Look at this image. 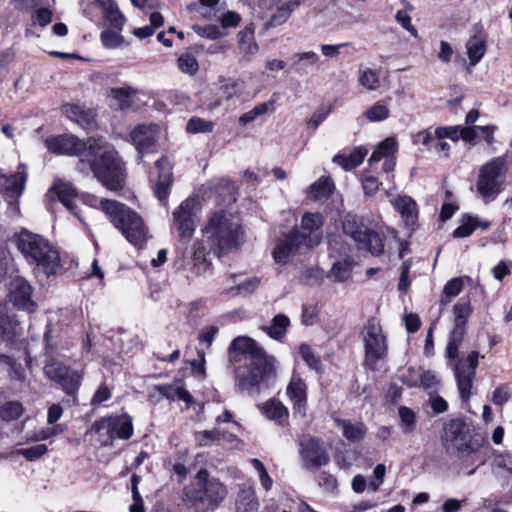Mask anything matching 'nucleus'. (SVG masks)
Returning a JSON list of instances; mask_svg holds the SVG:
<instances>
[{
    "instance_id": "obj_23",
    "label": "nucleus",
    "mask_w": 512,
    "mask_h": 512,
    "mask_svg": "<svg viewBox=\"0 0 512 512\" xmlns=\"http://www.w3.org/2000/svg\"><path fill=\"white\" fill-rule=\"evenodd\" d=\"M32 288L29 283L21 278L16 279L11 288V301L19 308L32 312L34 302L31 300Z\"/></svg>"
},
{
    "instance_id": "obj_42",
    "label": "nucleus",
    "mask_w": 512,
    "mask_h": 512,
    "mask_svg": "<svg viewBox=\"0 0 512 512\" xmlns=\"http://www.w3.org/2000/svg\"><path fill=\"white\" fill-rule=\"evenodd\" d=\"M390 115V110L387 105L381 101L374 103L365 112V117L370 122H380L386 120Z\"/></svg>"
},
{
    "instance_id": "obj_4",
    "label": "nucleus",
    "mask_w": 512,
    "mask_h": 512,
    "mask_svg": "<svg viewBox=\"0 0 512 512\" xmlns=\"http://www.w3.org/2000/svg\"><path fill=\"white\" fill-rule=\"evenodd\" d=\"M472 312L473 307L469 298L461 299L453 306L454 327L446 347V357L455 361L454 375L459 395L464 402H468L472 395L473 381L480 357L477 351H472L466 358L458 359L459 347L466 334L467 322Z\"/></svg>"
},
{
    "instance_id": "obj_27",
    "label": "nucleus",
    "mask_w": 512,
    "mask_h": 512,
    "mask_svg": "<svg viewBox=\"0 0 512 512\" xmlns=\"http://www.w3.org/2000/svg\"><path fill=\"white\" fill-rule=\"evenodd\" d=\"M465 47L466 54L469 59V65H477L486 53L485 36L481 32L471 35L467 40Z\"/></svg>"
},
{
    "instance_id": "obj_33",
    "label": "nucleus",
    "mask_w": 512,
    "mask_h": 512,
    "mask_svg": "<svg viewBox=\"0 0 512 512\" xmlns=\"http://www.w3.org/2000/svg\"><path fill=\"white\" fill-rule=\"evenodd\" d=\"M334 190V184L329 177H322L313 183L309 190V195L316 201H325Z\"/></svg>"
},
{
    "instance_id": "obj_37",
    "label": "nucleus",
    "mask_w": 512,
    "mask_h": 512,
    "mask_svg": "<svg viewBox=\"0 0 512 512\" xmlns=\"http://www.w3.org/2000/svg\"><path fill=\"white\" fill-rule=\"evenodd\" d=\"M289 325V318L283 314H278L274 316L271 325L266 328V332L271 338L280 340L285 336Z\"/></svg>"
},
{
    "instance_id": "obj_64",
    "label": "nucleus",
    "mask_w": 512,
    "mask_h": 512,
    "mask_svg": "<svg viewBox=\"0 0 512 512\" xmlns=\"http://www.w3.org/2000/svg\"><path fill=\"white\" fill-rule=\"evenodd\" d=\"M52 21V12L47 8L37 9L33 17V23L42 27L47 26Z\"/></svg>"
},
{
    "instance_id": "obj_54",
    "label": "nucleus",
    "mask_w": 512,
    "mask_h": 512,
    "mask_svg": "<svg viewBox=\"0 0 512 512\" xmlns=\"http://www.w3.org/2000/svg\"><path fill=\"white\" fill-rule=\"evenodd\" d=\"M438 140L435 135V130L432 132L431 130H423L419 131L414 135V143L420 144L426 148L428 151H432V147L434 142Z\"/></svg>"
},
{
    "instance_id": "obj_18",
    "label": "nucleus",
    "mask_w": 512,
    "mask_h": 512,
    "mask_svg": "<svg viewBox=\"0 0 512 512\" xmlns=\"http://www.w3.org/2000/svg\"><path fill=\"white\" fill-rule=\"evenodd\" d=\"M301 456L308 468H319L329 462L323 443L315 438H304L301 441Z\"/></svg>"
},
{
    "instance_id": "obj_12",
    "label": "nucleus",
    "mask_w": 512,
    "mask_h": 512,
    "mask_svg": "<svg viewBox=\"0 0 512 512\" xmlns=\"http://www.w3.org/2000/svg\"><path fill=\"white\" fill-rule=\"evenodd\" d=\"M344 234L351 237L359 249L367 250L372 255H380L384 251L382 237L366 227L355 215L345 216L342 222Z\"/></svg>"
},
{
    "instance_id": "obj_50",
    "label": "nucleus",
    "mask_w": 512,
    "mask_h": 512,
    "mask_svg": "<svg viewBox=\"0 0 512 512\" xmlns=\"http://www.w3.org/2000/svg\"><path fill=\"white\" fill-rule=\"evenodd\" d=\"M120 30L107 29L100 35L102 44L106 48H117L123 43V37L119 33Z\"/></svg>"
},
{
    "instance_id": "obj_55",
    "label": "nucleus",
    "mask_w": 512,
    "mask_h": 512,
    "mask_svg": "<svg viewBox=\"0 0 512 512\" xmlns=\"http://www.w3.org/2000/svg\"><path fill=\"white\" fill-rule=\"evenodd\" d=\"M302 359L306 364L315 370H318L321 366L320 359L314 354L311 347L307 344H302L299 348Z\"/></svg>"
},
{
    "instance_id": "obj_46",
    "label": "nucleus",
    "mask_w": 512,
    "mask_h": 512,
    "mask_svg": "<svg viewBox=\"0 0 512 512\" xmlns=\"http://www.w3.org/2000/svg\"><path fill=\"white\" fill-rule=\"evenodd\" d=\"M250 463L252 467L255 469V471L258 474L259 481L261 483V486L266 490L269 491L273 486V480L269 476L268 471L265 467V465L257 458H253L250 460Z\"/></svg>"
},
{
    "instance_id": "obj_61",
    "label": "nucleus",
    "mask_w": 512,
    "mask_h": 512,
    "mask_svg": "<svg viewBox=\"0 0 512 512\" xmlns=\"http://www.w3.org/2000/svg\"><path fill=\"white\" fill-rule=\"evenodd\" d=\"M350 45H351V43H349V42H344V43H340V44H336V45L322 44V45H320V51H321L322 55L327 58H336L340 55L342 48L348 47Z\"/></svg>"
},
{
    "instance_id": "obj_44",
    "label": "nucleus",
    "mask_w": 512,
    "mask_h": 512,
    "mask_svg": "<svg viewBox=\"0 0 512 512\" xmlns=\"http://www.w3.org/2000/svg\"><path fill=\"white\" fill-rule=\"evenodd\" d=\"M214 123L199 117H192L186 124V130L189 133H209L212 132Z\"/></svg>"
},
{
    "instance_id": "obj_6",
    "label": "nucleus",
    "mask_w": 512,
    "mask_h": 512,
    "mask_svg": "<svg viewBox=\"0 0 512 512\" xmlns=\"http://www.w3.org/2000/svg\"><path fill=\"white\" fill-rule=\"evenodd\" d=\"M324 218L320 213H305L302 217V232L293 229L275 248L274 260L285 264L288 259L302 250L317 246L322 240L320 231Z\"/></svg>"
},
{
    "instance_id": "obj_7",
    "label": "nucleus",
    "mask_w": 512,
    "mask_h": 512,
    "mask_svg": "<svg viewBox=\"0 0 512 512\" xmlns=\"http://www.w3.org/2000/svg\"><path fill=\"white\" fill-rule=\"evenodd\" d=\"M15 243L26 261L42 268L46 275L55 274L60 268L58 251L43 236L23 229L16 235Z\"/></svg>"
},
{
    "instance_id": "obj_31",
    "label": "nucleus",
    "mask_w": 512,
    "mask_h": 512,
    "mask_svg": "<svg viewBox=\"0 0 512 512\" xmlns=\"http://www.w3.org/2000/svg\"><path fill=\"white\" fill-rule=\"evenodd\" d=\"M259 502L252 488L242 489L236 500L235 512H258Z\"/></svg>"
},
{
    "instance_id": "obj_15",
    "label": "nucleus",
    "mask_w": 512,
    "mask_h": 512,
    "mask_svg": "<svg viewBox=\"0 0 512 512\" xmlns=\"http://www.w3.org/2000/svg\"><path fill=\"white\" fill-rule=\"evenodd\" d=\"M45 375L58 383L68 395H75L82 382V374L72 370L62 362L50 359L44 366Z\"/></svg>"
},
{
    "instance_id": "obj_32",
    "label": "nucleus",
    "mask_w": 512,
    "mask_h": 512,
    "mask_svg": "<svg viewBox=\"0 0 512 512\" xmlns=\"http://www.w3.org/2000/svg\"><path fill=\"white\" fill-rule=\"evenodd\" d=\"M353 261L350 258L336 261L328 272V277L335 282H345L352 276Z\"/></svg>"
},
{
    "instance_id": "obj_24",
    "label": "nucleus",
    "mask_w": 512,
    "mask_h": 512,
    "mask_svg": "<svg viewBox=\"0 0 512 512\" xmlns=\"http://www.w3.org/2000/svg\"><path fill=\"white\" fill-rule=\"evenodd\" d=\"M254 32V25L249 24L237 34L238 49L242 55L241 62H249L259 50L254 38Z\"/></svg>"
},
{
    "instance_id": "obj_21",
    "label": "nucleus",
    "mask_w": 512,
    "mask_h": 512,
    "mask_svg": "<svg viewBox=\"0 0 512 512\" xmlns=\"http://www.w3.org/2000/svg\"><path fill=\"white\" fill-rule=\"evenodd\" d=\"M49 196L54 199L57 198L68 210L81 220L79 213L76 211L77 205V192L76 189L69 183L57 181L49 190Z\"/></svg>"
},
{
    "instance_id": "obj_38",
    "label": "nucleus",
    "mask_w": 512,
    "mask_h": 512,
    "mask_svg": "<svg viewBox=\"0 0 512 512\" xmlns=\"http://www.w3.org/2000/svg\"><path fill=\"white\" fill-rule=\"evenodd\" d=\"M358 83L367 91H376L380 87L379 73L371 68L360 69Z\"/></svg>"
},
{
    "instance_id": "obj_48",
    "label": "nucleus",
    "mask_w": 512,
    "mask_h": 512,
    "mask_svg": "<svg viewBox=\"0 0 512 512\" xmlns=\"http://www.w3.org/2000/svg\"><path fill=\"white\" fill-rule=\"evenodd\" d=\"M243 90L244 82L242 80H229L220 86V93L225 99L240 95Z\"/></svg>"
},
{
    "instance_id": "obj_47",
    "label": "nucleus",
    "mask_w": 512,
    "mask_h": 512,
    "mask_svg": "<svg viewBox=\"0 0 512 512\" xmlns=\"http://www.w3.org/2000/svg\"><path fill=\"white\" fill-rule=\"evenodd\" d=\"M320 64V57L313 51L299 53L297 55V61L295 65L299 67V70L307 72V68L313 67Z\"/></svg>"
},
{
    "instance_id": "obj_9",
    "label": "nucleus",
    "mask_w": 512,
    "mask_h": 512,
    "mask_svg": "<svg viewBox=\"0 0 512 512\" xmlns=\"http://www.w3.org/2000/svg\"><path fill=\"white\" fill-rule=\"evenodd\" d=\"M196 477V486L185 489L187 500L198 512L215 510L226 497L225 486L215 479L209 480L206 469L199 470Z\"/></svg>"
},
{
    "instance_id": "obj_49",
    "label": "nucleus",
    "mask_w": 512,
    "mask_h": 512,
    "mask_svg": "<svg viewBox=\"0 0 512 512\" xmlns=\"http://www.w3.org/2000/svg\"><path fill=\"white\" fill-rule=\"evenodd\" d=\"M178 68L186 74L194 75L199 68L196 58L190 53H184L178 58Z\"/></svg>"
},
{
    "instance_id": "obj_52",
    "label": "nucleus",
    "mask_w": 512,
    "mask_h": 512,
    "mask_svg": "<svg viewBox=\"0 0 512 512\" xmlns=\"http://www.w3.org/2000/svg\"><path fill=\"white\" fill-rule=\"evenodd\" d=\"M461 130H462V125L437 127L435 129V135L438 140H443L445 138H448V139L456 142L459 139H461Z\"/></svg>"
},
{
    "instance_id": "obj_29",
    "label": "nucleus",
    "mask_w": 512,
    "mask_h": 512,
    "mask_svg": "<svg viewBox=\"0 0 512 512\" xmlns=\"http://www.w3.org/2000/svg\"><path fill=\"white\" fill-rule=\"evenodd\" d=\"M334 422L343 436L351 442L360 441L364 438L367 428L362 422H352L350 420L335 418Z\"/></svg>"
},
{
    "instance_id": "obj_16",
    "label": "nucleus",
    "mask_w": 512,
    "mask_h": 512,
    "mask_svg": "<svg viewBox=\"0 0 512 512\" xmlns=\"http://www.w3.org/2000/svg\"><path fill=\"white\" fill-rule=\"evenodd\" d=\"M26 182V173L23 170L7 176L0 169V193L8 202V214L11 217H17L20 214L18 199L22 195Z\"/></svg>"
},
{
    "instance_id": "obj_26",
    "label": "nucleus",
    "mask_w": 512,
    "mask_h": 512,
    "mask_svg": "<svg viewBox=\"0 0 512 512\" xmlns=\"http://www.w3.org/2000/svg\"><path fill=\"white\" fill-rule=\"evenodd\" d=\"M491 470L496 478L503 483H508L512 479V454L494 453L491 460Z\"/></svg>"
},
{
    "instance_id": "obj_51",
    "label": "nucleus",
    "mask_w": 512,
    "mask_h": 512,
    "mask_svg": "<svg viewBox=\"0 0 512 512\" xmlns=\"http://www.w3.org/2000/svg\"><path fill=\"white\" fill-rule=\"evenodd\" d=\"M22 414V405L19 402H7L0 409V416L5 421L18 419Z\"/></svg>"
},
{
    "instance_id": "obj_60",
    "label": "nucleus",
    "mask_w": 512,
    "mask_h": 512,
    "mask_svg": "<svg viewBox=\"0 0 512 512\" xmlns=\"http://www.w3.org/2000/svg\"><path fill=\"white\" fill-rule=\"evenodd\" d=\"M332 107H322L318 109L307 121L308 128L316 129L330 114Z\"/></svg>"
},
{
    "instance_id": "obj_63",
    "label": "nucleus",
    "mask_w": 512,
    "mask_h": 512,
    "mask_svg": "<svg viewBox=\"0 0 512 512\" xmlns=\"http://www.w3.org/2000/svg\"><path fill=\"white\" fill-rule=\"evenodd\" d=\"M510 398V390L507 385H501L497 387L492 395V401L495 405L502 406Z\"/></svg>"
},
{
    "instance_id": "obj_11",
    "label": "nucleus",
    "mask_w": 512,
    "mask_h": 512,
    "mask_svg": "<svg viewBox=\"0 0 512 512\" xmlns=\"http://www.w3.org/2000/svg\"><path fill=\"white\" fill-rule=\"evenodd\" d=\"M508 167L504 157H494L479 169L476 190L484 203L494 201L504 190Z\"/></svg>"
},
{
    "instance_id": "obj_3",
    "label": "nucleus",
    "mask_w": 512,
    "mask_h": 512,
    "mask_svg": "<svg viewBox=\"0 0 512 512\" xmlns=\"http://www.w3.org/2000/svg\"><path fill=\"white\" fill-rule=\"evenodd\" d=\"M240 223L232 214L223 211L213 213L203 229V239L193 246V262L199 270L210 265L211 255L221 257L239 244Z\"/></svg>"
},
{
    "instance_id": "obj_22",
    "label": "nucleus",
    "mask_w": 512,
    "mask_h": 512,
    "mask_svg": "<svg viewBox=\"0 0 512 512\" xmlns=\"http://www.w3.org/2000/svg\"><path fill=\"white\" fill-rule=\"evenodd\" d=\"M158 169V180L155 187V195L160 201H164L168 195L173 180L172 167L167 158L156 161Z\"/></svg>"
},
{
    "instance_id": "obj_35",
    "label": "nucleus",
    "mask_w": 512,
    "mask_h": 512,
    "mask_svg": "<svg viewBox=\"0 0 512 512\" xmlns=\"http://www.w3.org/2000/svg\"><path fill=\"white\" fill-rule=\"evenodd\" d=\"M265 416L273 421L282 424L288 418V409L277 400H269L263 406Z\"/></svg>"
},
{
    "instance_id": "obj_41",
    "label": "nucleus",
    "mask_w": 512,
    "mask_h": 512,
    "mask_svg": "<svg viewBox=\"0 0 512 512\" xmlns=\"http://www.w3.org/2000/svg\"><path fill=\"white\" fill-rule=\"evenodd\" d=\"M277 99H278V96L276 94H274L273 97L268 102L258 104L250 111L244 113L239 118V122L242 125H247V124L253 122L258 116H261V115L267 113L269 111V108L274 105V103L277 101Z\"/></svg>"
},
{
    "instance_id": "obj_56",
    "label": "nucleus",
    "mask_w": 512,
    "mask_h": 512,
    "mask_svg": "<svg viewBox=\"0 0 512 512\" xmlns=\"http://www.w3.org/2000/svg\"><path fill=\"white\" fill-rule=\"evenodd\" d=\"M259 282H260L259 279L256 277L246 279L245 281L238 283L236 287H233V288L227 290V293H235V294L251 293L256 290V288L259 285Z\"/></svg>"
},
{
    "instance_id": "obj_10",
    "label": "nucleus",
    "mask_w": 512,
    "mask_h": 512,
    "mask_svg": "<svg viewBox=\"0 0 512 512\" xmlns=\"http://www.w3.org/2000/svg\"><path fill=\"white\" fill-rule=\"evenodd\" d=\"M361 338L364 344V365L372 371H380L387 360L388 343L379 321L369 319L361 331Z\"/></svg>"
},
{
    "instance_id": "obj_62",
    "label": "nucleus",
    "mask_w": 512,
    "mask_h": 512,
    "mask_svg": "<svg viewBox=\"0 0 512 512\" xmlns=\"http://www.w3.org/2000/svg\"><path fill=\"white\" fill-rule=\"evenodd\" d=\"M362 186L366 195H374L380 186L378 179L372 175H364L362 177Z\"/></svg>"
},
{
    "instance_id": "obj_57",
    "label": "nucleus",
    "mask_w": 512,
    "mask_h": 512,
    "mask_svg": "<svg viewBox=\"0 0 512 512\" xmlns=\"http://www.w3.org/2000/svg\"><path fill=\"white\" fill-rule=\"evenodd\" d=\"M47 452L45 444H38L29 448L20 449L17 453L25 457L28 461H35Z\"/></svg>"
},
{
    "instance_id": "obj_8",
    "label": "nucleus",
    "mask_w": 512,
    "mask_h": 512,
    "mask_svg": "<svg viewBox=\"0 0 512 512\" xmlns=\"http://www.w3.org/2000/svg\"><path fill=\"white\" fill-rule=\"evenodd\" d=\"M101 207L113 225L135 246H141L149 237L143 219L124 204L114 200L101 199Z\"/></svg>"
},
{
    "instance_id": "obj_39",
    "label": "nucleus",
    "mask_w": 512,
    "mask_h": 512,
    "mask_svg": "<svg viewBox=\"0 0 512 512\" xmlns=\"http://www.w3.org/2000/svg\"><path fill=\"white\" fill-rule=\"evenodd\" d=\"M105 20L109 23L110 27L115 30H122L126 19L120 12L118 5L113 3L102 9Z\"/></svg>"
},
{
    "instance_id": "obj_5",
    "label": "nucleus",
    "mask_w": 512,
    "mask_h": 512,
    "mask_svg": "<svg viewBox=\"0 0 512 512\" xmlns=\"http://www.w3.org/2000/svg\"><path fill=\"white\" fill-rule=\"evenodd\" d=\"M445 440L450 442L462 469L471 476L476 469L486 462L483 445L476 439L470 426L463 420L455 419L445 427Z\"/></svg>"
},
{
    "instance_id": "obj_19",
    "label": "nucleus",
    "mask_w": 512,
    "mask_h": 512,
    "mask_svg": "<svg viewBox=\"0 0 512 512\" xmlns=\"http://www.w3.org/2000/svg\"><path fill=\"white\" fill-rule=\"evenodd\" d=\"M397 151V142L394 138H386L383 140L376 149L373 151L370 159L369 166L371 169H376V165L383 161L382 170L385 173H390L396 166L395 153Z\"/></svg>"
},
{
    "instance_id": "obj_53",
    "label": "nucleus",
    "mask_w": 512,
    "mask_h": 512,
    "mask_svg": "<svg viewBox=\"0 0 512 512\" xmlns=\"http://www.w3.org/2000/svg\"><path fill=\"white\" fill-rule=\"evenodd\" d=\"M439 380L436 374L432 371H421L419 386L429 393L436 392Z\"/></svg>"
},
{
    "instance_id": "obj_59",
    "label": "nucleus",
    "mask_w": 512,
    "mask_h": 512,
    "mask_svg": "<svg viewBox=\"0 0 512 512\" xmlns=\"http://www.w3.org/2000/svg\"><path fill=\"white\" fill-rule=\"evenodd\" d=\"M422 369L409 367L402 375V382L408 387H418Z\"/></svg>"
},
{
    "instance_id": "obj_34",
    "label": "nucleus",
    "mask_w": 512,
    "mask_h": 512,
    "mask_svg": "<svg viewBox=\"0 0 512 512\" xmlns=\"http://www.w3.org/2000/svg\"><path fill=\"white\" fill-rule=\"evenodd\" d=\"M399 427L404 435H411L417 427L416 412L406 406L398 408Z\"/></svg>"
},
{
    "instance_id": "obj_13",
    "label": "nucleus",
    "mask_w": 512,
    "mask_h": 512,
    "mask_svg": "<svg viewBox=\"0 0 512 512\" xmlns=\"http://www.w3.org/2000/svg\"><path fill=\"white\" fill-rule=\"evenodd\" d=\"M91 429L109 441L115 438L127 440L133 435L132 418L125 413L102 417L94 422Z\"/></svg>"
},
{
    "instance_id": "obj_43",
    "label": "nucleus",
    "mask_w": 512,
    "mask_h": 512,
    "mask_svg": "<svg viewBox=\"0 0 512 512\" xmlns=\"http://www.w3.org/2000/svg\"><path fill=\"white\" fill-rule=\"evenodd\" d=\"M195 441L200 447H207L216 441L224 438V434L219 429L204 430L195 433Z\"/></svg>"
},
{
    "instance_id": "obj_45",
    "label": "nucleus",
    "mask_w": 512,
    "mask_h": 512,
    "mask_svg": "<svg viewBox=\"0 0 512 512\" xmlns=\"http://www.w3.org/2000/svg\"><path fill=\"white\" fill-rule=\"evenodd\" d=\"M478 225V218L473 216H467L463 218L462 223L453 232L455 238H465L470 236Z\"/></svg>"
},
{
    "instance_id": "obj_28",
    "label": "nucleus",
    "mask_w": 512,
    "mask_h": 512,
    "mask_svg": "<svg viewBox=\"0 0 512 512\" xmlns=\"http://www.w3.org/2000/svg\"><path fill=\"white\" fill-rule=\"evenodd\" d=\"M138 91L132 87L113 88L110 91L112 99L115 101L113 104L121 111H127L135 107V98Z\"/></svg>"
},
{
    "instance_id": "obj_30",
    "label": "nucleus",
    "mask_w": 512,
    "mask_h": 512,
    "mask_svg": "<svg viewBox=\"0 0 512 512\" xmlns=\"http://www.w3.org/2000/svg\"><path fill=\"white\" fill-rule=\"evenodd\" d=\"M368 150L362 146L355 147L348 155L336 154L333 162L340 165L345 171L352 170L359 166L366 157Z\"/></svg>"
},
{
    "instance_id": "obj_1",
    "label": "nucleus",
    "mask_w": 512,
    "mask_h": 512,
    "mask_svg": "<svg viewBox=\"0 0 512 512\" xmlns=\"http://www.w3.org/2000/svg\"><path fill=\"white\" fill-rule=\"evenodd\" d=\"M47 149L58 155L79 156L77 170L84 176L90 172L106 188L116 191L124 186V167L117 152L103 138H88L86 141L71 134L48 137Z\"/></svg>"
},
{
    "instance_id": "obj_25",
    "label": "nucleus",
    "mask_w": 512,
    "mask_h": 512,
    "mask_svg": "<svg viewBox=\"0 0 512 512\" xmlns=\"http://www.w3.org/2000/svg\"><path fill=\"white\" fill-rule=\"evenodd\" d=\"M391 204L395 211H397L403 223L406 226H413L418 219V208L416 202L409 196H397L393 198Z\"/></svg>"
},
{
    "instance_id": "obj_36",
    "label": "nucleus",
    "mask_w": 512,
    "mask_h": 512,
    "mask_svg": "<svg viewBox=\"0 0 512 512\" xmlns=\"http://www.w3.org/2000/svg\"><path fill=\"white\" fill-rule=\"evenodd\" d=\"M464 278L470 279L469 277H456L445 284L440 300L441 305L445 306L449 304L453 298L457 297L462 292L464 288Z\"/></svg>"
},
{
    "instance_id": "obj_17",
    "label": "nucleus",
    "mask_w": 512,
    "mask_h": 512,
    "mask_svg": "<svg viewBox=\"0 0 512 512\" xmlns=\"http://www.w3.org/2000/svg\"><path fill=\"white\" fill-rule=\"evenodd\" d=\"M294 415L305 418L307 415V385L298 375L293 374L286 388Z\"/></svg>"
},
{
    "instance_id": "obj_58",
    "label": "nucleus",
    "mask_w": 512,
    "mask_h": 512,
    "mask_svg": "<svg viewBox=\"0 0 512 512\" xmlns=\"http://www.w3.org/2000/svg\"><path fill=\"white\" fill-rule=\"evenodd\" d=\"M192 29L199 36L207 38V39H211V40L218 39L221 36L220 29L216 25H206V26L193 25Z\"/></svg>"
},
{
    "instance_id": "obj_20",
    "label": "nucleus",
    "mask_w": 512,
    "mask_h": 512,
    "mask_svg": "<svg viewBox=\"0 0 512 512\" xmlns=\"http://www.w3.org/2000/svg\"><path fill=\"white\" fill-rule=\"evenodd\" d=\"M158 136L159 126L156 124H140L130 133L132 142L140 154L154 146Z\"/></svg>"
},
{
    "instance_id": "obj_14",
    "label": "nucleus",
    "mask_w": 512,
    "mask_h": 512,
    "mask_svg": "<svg viewBox=\"0 0 512 512\" xmlns=\"http://www.w3.org/2000/svg\"><path fill=\"white\" fill-rule=\"evenodd\" d=\"M198 210L197 200L189 197L173 211V225L182 241L191 239L198 223Z\"/></svg>"
},
{
    "instance_id": "obj_40",
    "label": "nucleus",
    "mask_w": 512,
    "mask_h": 512,
    "mask_svg": "<svg viewBox=\"0 0 512 512\" xmlns=\"http://www.w3.org/2000/svg\"><path fill=\"white\" fill-rule=\"evenodd\" d=\"M21 333L22 328L18 320L12 319L8 315H0V338L13 339Z\"/></svg>"
},
{
    "instance_id": "obj_2",
    "label": "nucleus",
    "mask_w": 512,
    "mask_h": 512,
    "mask_svg": "<svg viewBox=\"0 0 512 512\" xmlns=\"http://www.w3.org/2000/svg\"><path fill=\"white\" fill-rule=\"evenodd\" d=\"M234 362H243L234 370L235 389L242 394L255 395L274 376L272 360L257 343L245 336L235 338L229 348Z\"/></svg>"
}]
</instances>
